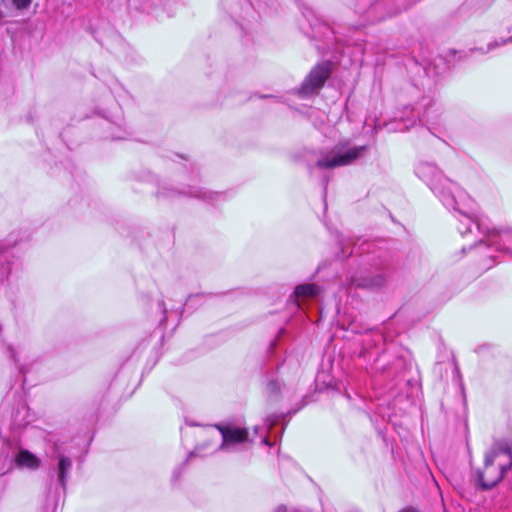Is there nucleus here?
Masks as SVG:
<instances>
[{
    "mask_svg": "<svg viewBox=\"0 0 512 512\" xmlns=\"http://www.w3.org/2000/svg\"><path fill=\"white\" fill-rule=\"evenodd\" d=\"M490 267H491V265H485V266H484V268H486V269H488V268H490Z\"/></svg>",
    "mask_w": 512,
    "mask_h": 512,
    "instance_id": "nucleus-25",
    "label": "nucleus"
},
{
    "mask_svg": "<svg viewBox=\"0 0 512 512\" xmlns=\"http://www.w3.org/2000/svg\"><path fill=\"white\" fill-rule=\"evenodd\" d=\"M382 6H383V3H382V2H380V3H376V4H374V5L372 6L371 11H377V10L381 9V8H382Z\"/></svg>",
    "mask_w": 512,
    "mask_h": 512,
    "instance_id": "nucleus-17",
    "label": "nucleus"
},
{
    "mask_svg": "<svg viewBox=\"0 0 512 512\" xmlns=\"http://www.w3.org/2000/svg\"><path fill=\"white\" fill-rule=\"evenodd\" d=\"M274 512H287V509L284 506H279Z\"/></svg>",
    "mask_w": 512,
    "mask_h": 512,
    "instance_id": "nucleus-18",
    "label": "nucleus"
},
{
    "mask_svg": "<svg viewBox=\"0 0 512 512\" xmlns=\"http://www.w3.org/2000/svg\"><path fill=\"white\" fill-rule=\"evenodd\" d=\"M276 422H277V418H276V417H268V418H267V420H266V423H267V425H268L269 429H270L273 425H275V424H276Z\"/></svg>",
    "mask_w": 512,
    "mask_h": 512,
    "instance_id": "nucleus-16",
    "label": "nucleus"
},
{
    "mask_svg": "<svg viewBox=\"0 0 512 512\" xmlns=\"http://www.w3.org/2000/svg\"><path fill=\"white\" fill-rule=\"evenodd\" d=\"M58 459H59L58 466H57L58 480H59L62 488L65 489L66 483H67V473L72 468V460L69 457H66L63 455H59Z\"/></svg>",
    "mask_w": 512,
    "mask_h": 512,
    "instance_id": "nucleus-7",
    "label": "nucleus"
},
{
    "mask_svg": "<svg viewBox=\"0 0 512 512\" xmlns=\"http://www.w3.org/2000/svg\"><path fill=\"white\" fill-rule=\"evenodd\" d=\"M308 21L310 23V26L312 28V30H315L316 27H322V25L320 24L319 20L316 19V17H314V22H312L309 18H308ZM323 28H326L325 25H323Z\"/></svg>",
    "mask_w": 512,
    "mask_h": 512,
    "instance_id": "nucleus-14",
    "label": "nucleus"
},
{
    "mask_svg": "<svg viewBox=\"0 0 512 512\" xmlns=\"http://www.w3.org/2000/svg\"><path fill=\"white\" fill-rule=\"evenodd\" d=\"M163 196H168L169 194H166L165 192H160Z\"/></svg>",
    "mask_w": 512,
    "mask_h": 512,
    "instance_id": "nucleus-24",
    "label": "nucleus"
},
{
    "mask_svg": "<svg viewBox=\"0 0 512 512\" xmlns=\"http://www.w3.org/2000/svg\"><path fill=\"white\" fill-rule=\"evenodd\" d=\"M512 468V446L508 442H496L485 455L484 467L476 474L480 489L496 486Z\"/></svg>",
    "mask_w": 512,
    "mask_h": 512,
    "instance_id": "nucleus-2",
    "label": "nucleus"
},
{
    "mask_svg": "<svg viewBox=\"0 0 512 512\" xmlns=\"http://www.w3.org/2000/svg\"><path fill=\"white\" fill-rule=\"evenodd\" d=\"M508 42H512V37H509L507 39H501V41H493V42H490L487 46V50L484 51L483 49H479L481 52H488V51H491L499 46H502Z\"/></svg>",
    "mask_w": 512,
    "mask_h": 512,
    "instance_id": "nucleus-10",
    "label": "nucleus"
},
{
    "mask_svg": "<svg viewBox=\"0 0 512 512\" xmlns=\"http://www.w3.org/2000/svg\"><path fill=\"white\" fill-rule=\"evenodd\" d=\"M400 512H418L417 510L413 509V508H406V509H403L402 511Z\"/></svg>",
    "mask_w": 512,
    "mask_h": 512,
    "instance_id": "nucleus-19",
    "label": "nucleus"
},
{
    "mask_svg": "<svg viewBox=\"0 0 512 512\" xmlns=\"http://www.w3.org/2000/svg\"><path fill=\"white\" fill-rule=\"evenodd\" d=\"M221 433L222 443L221 450L227 452L237 451L240 446H250L253 440L249 439L247 429L239 428L234 425H216Z\"/></svg>",
    "mask_w": 512,
    "mask_h": 512,
    "instance_id": "nucleus-4",
    "label": "nucleus"
},
{
    "mask_svg": "<svg viewBox=\"0 0 512 512\" xmlns=\"http://www.w3.org/2000/svg\"><path fill=\"white\" fill-rule=\"evenodd\" d=\"M188 194L192 197L201 198L208 201H215L223 196L220 193L203 191L200 188H192Z\"/></svg>",
    "mask_w": 512,
    "mask_h": 512,
    "instance_id": "nucleus-9",
    "label": "nucleus"
},
{
    "mask_svg": "<svg viewBox=\"0 0 512 512\" xmlns=\"http://www.w3.org/2000/svg\"><path fill=\"white\" fill-rule=\"evenodd\" d=\"M366 150L365 145L347 148L345 144H337L317 160L316 166L321 169H330L350 165L362 157Z\"/></svg>",
    "mask_w": 512,
    "mask_h": 512,
    "instance_id": "nucleus-3",
    "label": "nucleus"
},
{
    "mask_svg": "<svg viewBox=\"0 0 512 512\" xmlns=\"http://www.w3.org/2000/svg\"><path fill=\"white\" fill-rule=\"evenodd\" d=\"M319 294V287L315 284H300L295 288L296 298H313Z\"/></svg>",
    "mask_w": 512,
    "mask_h": 512,
    "instance_id": "nucleus-8",
    "label": "nucleus"
},
{
    "mask_svg": "<svg viewBox=\"0 0 512 512\" xmlns=\"http://www.w3.org/2000/svg\"><path fill=\"white\" fill-rule=\"evenodd\" d=\"M12 2L13 5L19 10L26 9L31 4V0H12Z\"/></svg>",
    "mask_w": 512,
    "mask_h": 512,
    "instance_id": "nucleus-11",
    "label": "nucleus"
},
{
    "mask_svg": "<svg viewBox=\"0 0 512 512\" xmlns=\"http://www.w3.org/2000/svg\"><path fill=\"white\" fill-rule=\"evenodd\" d=\"M399 10H400V9H397V10H395V11L389 12L387 15H388V16H391V15H393V14L397 13Z\"/></svg>",
    "mask_w": 512,
    "mask_h": 512,
    "instance_id": "nucleus-21",
    "label": "nucleus"
},
{
    "mask_svg": "<svg viewBox=\"0 0 512 512\" xmlns=\"http://www.w3.org/2000/svg\"><path fill=\"white\" fill-rule=\"evenodd\" d=\"M415 173L440 198L444 206L458 213V230L462 235L473 233L476 230L479 234L487 237L486 241L480 238V244L495 247L496 250L512 255V232L496 228L484 229L483 223L475 217L474 201L457 184L446 178L434 164L420 163L416 167Z\"/></svg>",
    "mask_w": 512,
    "mask_h": 512,
    "instance_id": "nucleus-1",
    "label": "nucleus"
},
{
    "mask_svg": "<svg viewBox=\"0 0 512 512\" xmlns=\"http://www.w3.org/2000/svg\"><path fill=\"white\" fill-rule=\"evenodd\" d=\"M8 351L10 353V358L17 364L18 363V359L16 357L15 349L12 346H8Z\"/></svg>",
    "mask_w": 512,
    "mask_h": 512,
    "instance_id": "nucleus-15",
    "label": "nucleus"
},
{
    "mask_svg": "<svg viewBox=\"0 0 512 512\" xmlns=\"http://www.w3.org/2000/svg\"><path fill=\"white\" fill-rule=\"evenodd\" d=\"M268 389L271 391V392H277L279 390V384L278 382L276 381H270L268 383Z\"/></svg>",
    "mask_w": 512,
    "mask_h": 512,
    "instance_id": "nucleus-13",
    "label": "nucleus"
},
{
    "mask_svg": "<svg viewBox=\"0 0 512 512\" xmlns=\"http://www.w3.org/2000/svg\"><path fill=\"white\" fill-rule=\"evenodd\" d=\"M261 443L265 444V445H268V439L267 437H263L262 440H261Z\"/></svg>",
    "mask_w": 512,
    "mask_h": 512,
    "instance_id": "nucleus-20",
    "label": "nucleus"
},
{
    "mask_svg": "<svg viewBox=\"0 0 512 512\" xmlns=\"http://www.w3.org/2000/svg\"><path fill=\"white\" fill-rule=\"evenodd\" d=\"M330 75L329 63H321L315 66L300 86L298 93L302 97L314 94L320 89Z\"/></svg>",
    "mask_w": 512,
    "mask_h": 512,
    "instance_id": "nucleus-5",
    "label": "nucleus"
},
{
    "mask_svg": "<svg viewBox=\"0 0 512 512\" xmlns=\"http://www.w3.org/2000/svg\"><path fill=\"white\" fill-rule=\"evenodd\" d=\"M383 282V278L382 277H377L374 281L370 282V283H359L358 286H363V287H366V286H379L381 285Z\"/></svg>",
    "mask_w": 512,
    "mask_h": 512,
    "instance_id": "nucleus-12",
    "label": "nucleus"
},
{
    "mask_svg": "<svg viewBox=\"0 0 512 512\" xmlns=\"http://www.w3.org/2000/svg\"><path fill=\"white\" fill-rule=\"evenodd\" d=\"M326 189H327V180H325V182H324V190L326 191Z\"/></svg>",
    "mask_w": 512,
    "mask_h": 512,
    "instance_id": "nucleus-22",
    "label": "nucleus"
},
{
    "mask_svg": "<svg viewBox=\"0 0 512 512\" xmlns=\"http://www.w3.org/2000/svg\"><path fill=\"white\" fill-rule=\"evenodd\" d=\"M308 14L314 17V14L312 11L308 10Z\"/></svg>",
    "mask_w": 512,
    "mask_h": 512,
    "instance_id": "nucleus-23",
    "label": "nucleus"
},
{
    "mask_svg": "<svg viewBox=\"0 0 512 512\" xmlns=\"http://www.w3.org/2000/svg\"><path fill=\"white\" fill-rule=\"evenodd\" d=\"M16 463L18 466L26 467L29 469H37L40 466L39 458L27 450L19 451L16 457Z\"/></svg>",
    "mask_w": 512,
    "mask_h": 512,
    "instance_id": "nucleus-6",
    "label": "nucleus"
}]
</instances>
